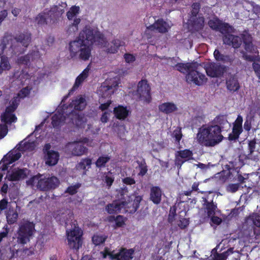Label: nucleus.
<instances>
[{
    "label": "nucleus",
    "mask_w": 260,
    "mask_h": 260,
    "mask_svg": "<svg viewBox=\"0 0 260 260\" xmlns=\"http://www.w3.org/2000/svg\"><path fill=\"white\" fill-rule=\"evenodd\" d=\"M134 250L133 249H127L121 248L119 252L114 255H112V260H131L133 256Z\"/></svg>",
    "instance_id": "6ab92c4d"
},
{
    "label": "nucleus",
    "mask_w": 260,
    "mask_h": 260,
    "mask_svg": "<svg viewBox=\"0 0 260 260\" xmlns=\"http://www.w3.org/2000/svg\"><path fill=\"white\" fill-rule=\"evenodd\" d=\"M113 113L115 117L119 120L125 119L128 115L126 107L120 105L114 108Z\"/></svg>",
    "instance_id": "7c9ffc66"
},
{
    "label": "nucleus",
    "mask_w": 260,
    "mask_h": 260,
    "mask_svg": "<svg viewBox=\"0 0 260 260\" xmlns=\"http://www.w3.org/2000/svg\"><path fill=\"white\" fill-rule=\"evenodd\" d=\"M81 186V184L77 183L75 185L68 186L65 191V192L68 193L70 195H74L78 192V189Z\"/></svg>",
    "instance_id": "603ef678"
},
{
    "label": "nucleus",
    "mask_w": 260,
    "mask_h": 260,
    "mask_svg": "<svg viewBox=\"0 0 260 260\" xmlns=\"http://www.w3.org/2000/svg\"><path fill=\"white\" fill-rule=\"evenodd\" d=\"M138 164L140 169V172L138 174L140 176H143L147 173L148 171L146 162L144 160L143 162H138Z\"/></svg>",
    "instance_id": "4d7b16f0"
},
{
    "label": "nucleus",
    "mask_w": 260,
    "mask_h": 260,
    "mask_svg": "<svg viewBox=\"0 0 260 260\" xmlns=\"http://www.w3.org/2000/svg\"><path fill=\"white\" fill-rule=\"evenodd\" d=\"M203 206L206 210L208 217H210L215 214V211L217 209V206L216 203H214L213 200L209 202L207 200L206 197H203Z\"/></svg>",
    "instance_id": "b1692460"
},
{
    "label": "nucleus",
    "mask_w": 260,
    "mask_h": 260,
    "mask_svg": "<svg viewBox=\"0 0 260 260\" xmlns=\"http://www.w3.org/2000/svg\"><path fill=\"white\" fill-rule=\"evenodd\" d=\"M195 62L177 63L175 65V67L176 70L181 73L186 72L187 73L191 68L194 69Z\"/></svg>",
    "instance_id": "f704fd0d"
},
{
    "label": "nucleus",
    "mask_w": 260,
    "mask_h": 260,
    "mask_svg": "<svg viewBox=\"0 0 260 260\" xmlns=\"http://www.w3.org/2000/svg\"><path fill=\"white\" fill-rule=\"evenodd\" d=\"M137 91L141 101L146 104L151 103V87L146 79H142L139 82Z\"/></svg>",
    "instance_id": "9b49d317"
},
{
    "label": "nucleus",
    "mask_w": 260,
    "mask_h": 260,
    "mask_svg": "<svg viewBox=\"0 0 260 260\" xmlns=\"http://www.w3.org/2000/svg\"><path fill=\"white\" fill-rule=\"evenodd\" d=\"M35 148V144L34 141H26L23 142L21 141L19 144L18 150L21 152H24L26 151H32Z\"/></svg>",
    "instance_id": "e433bc0d"
},
{
    "label": "nucleus",
    "mask_w": 260,
    "mask_h": 260,
    "mask_svg": "<svg viewBox=\"0 0 260 260\" xmlns=\"http://www.w3.org/2000/svg\"><path fill=\"white\" fill-rule=\"evenodd\" d=\"M200 65L195 62L194 69L191 68L185 76L186 81L189 83H193L196 85L201 86L207 82V78L205 75L198 70Z\"/></svg>",
    "instance_id": "6e6552de"
},
{
    "label": "nucleus",
    "mask_w": 260,
    "mask_h": 260,
    "mask_svg": "<svg viewBox=\"0 0 260 260\" xmlns=\"http://www.w3.org/2000/svg\"><path fill=\"white\" fill-rule=\"evenodd\" d=\"M122 209L121 201H115L106 206V210L110 214H117L120 212Z\"/></svg>",
    "instance_id": "c85d7f7f"
},
{
    "label": "nucleus",
    "mask_w": 260,
    "mask_h": 260,
    "mask_svg": "<svg viewBox=\"0 0 260 260\" xmlns=\"http://www.w3.org/2000/svg\"><path fill=\"white\" fill-rule=\"evenodd\" d=\"M227 89L230 91L235 92L240 88L238 79L234 76H230L226 81Z\"/></svg>",
    "instance_id": "c756f323"
},
{
    "label": "nucleus",
    "mask_w": 260,
    "mask_h": 260,
    "mask_svg": "<svg viewBox=\"0 0 260 260\" xmlns=\"http://www.w3.org/2000/svg\"><path fill=\"white\" fill-rule=\"evenodd\" d=\"M231 164L232 165V167H231L230 166H227V169L229 171H231L232 170H235V171L237 172V181L241 184L245 183V180L248 179L249 174H244V176H243L241 174H240V168H235L233 166V162H232Z\"/></svg>",
    "instance_id": "4c0bfd02"
},
{
    "label": "nucleus",
    "mask_w": 260,
    "mask_h": 260,
    "mask_svg": "<svg viewBox=\"0 0 260 260\" xmlns=\"http://www.w3.org/2000/svg\"><path fill=\"white\" fill-rule=\"evenodd\" d=\"M40 176H34L31 177L27 183L34 184L37 181V187L41 190L47 191L51 189L55 188L59 184V180L56 177L53 176L47 179H39Z\"/></svg>",
    "instance_id": "423d86ee"
},
{
    "label": "nucleus",
    "mask_w": 260,
    "mask_h": 260,
    "mask_svg": "<svg viewBox=\"0 0 260 260\" xmlns=\"http://www.w3.org/2000/svg\"><path fill=\"white\" fill-rule=\"evenodd\" d=\"M88 149L83 145L76 143L72 149V154L75 156H81L87 153Z\"/></svg>",
    "instance_id": "c9c22d12"
},
{
    "label": "nucleus",
    "mask_w": 260,
    "mask_h": 260,
    "mask_svg": "<svg viewBox=\"0 0 260 260\" xmlns=\"http://www.w3.org/2000/svg\"><path fill=\"white\" fill-rule=\"evenodd\" d=\"M162 190L157 186H152L150 188L149 200L153 204L158 205L161 201Z\"/></svg>",
    "instance_id": "412c9836"
},
{
    "label": "nucleus",
    "mask_w": 260,
    "mask_h": 260,
    "mask_svg": "<svg viewBox=\"0 0 260 260\" xmlns=\"http://www.w3.org/2000/svg\"><path fill=\"white\" fill-rule=\"evenodd\" d=\"M256 139L255 138H254L251 140H248V156H251L252 155L253 153L255 151V150L256 149Z\"/></svg>",
    "instance_id": "5fc2aeb1"
},
{
    "label": "nucleus",
    "mask_w": 260,
    "mask_h": 260,
    "mask_svg": "<svg viewBox=\"0 0 260 260\" xmlns=\"http://www.w3.org/2000/svg\"><path fill=\"white\" fill-rule=\"evenodd\" d=\"M122 182L126 185H134L136 183V181L133 178L126 177L122 179Z\"/></svg>",
    "instance_id": "338daca9"
},
{
    "label": "nucleus",
    "mask_w": 260,
    "mask_h": 260,
    "mask_svg": "<svg viewBox=\"0 0 260 260\" xmlns=\"http://www.w3.org/2000/svg\"><path fill=\"white\" fill-rule=\"evenodd\" d=\"M86 105V101L83 97L73 100L69 105L70 107L74 108V110H72L74 111H75L74 110L82 111L85 108Z\"/></svg>",
    "instance_id": "cd10ccee"
},
{
    "label": "nucleus",
    "mask_w": 260,
    "mask_h": 260,
    "mask_svg": "<svg viewBox=\"0 0 260 260\" xmlns=\"http://www.w3.org/2000/svg\"><path fill=\"white\" fill-rule=\"evenodd\" d=\"M172 137L175 138V142L177 144H179L181 140L183 135L181 131V128L177 127L172 133Z\"/></svg>",
    "instance_id": "3c124183"
},
{
    "label": "nucleus",
    "mask_w": 260,
    "mask_h": 260,
    "mask_svg": "<svg viewBox=\"0 0 260 260\" xmlns=\"http://www.w3.org/2000/svg\"><path fill=\"white\" fill-rule=\"evenodd\" d=\"M221 132L220 127L217 125L202 126L197 134L198 141L200 144L206 147L215 146L224 138Z\"/></svg>",
    "instance_id": "f03ea898"
},
{
    "label": "nucleus",
    "mask_w": 260,
    "mask_h": 260,
    "mask_svg": "<svg viewBox=\"0 0 260 260\" xmlns=\"http://www.w3.org/2000/svg\"><path fill=\"white\" fill-rule=\"evenodd\" d=\"M80 8L78 6H74L71 7L69 11L67 13V16L69 20H72L73 18L79 13Z\"/></svg>",
    "instance_id": "de8ad7c7"
},
{
    "label": "nucleus",
    "mask_w": 260,
    "mask_h": 260,
    "mask_svg": "<svg viewBox=\"0 0 260 260\" xmlns=\"http://www.w3.org/2000/svg\"><path fill=\"white\" fill-rule=\"evenodd\" d=\"M92 160L90 158H83L81 160L80 162L78 163L77 165V168L79 169L86 170V167H88L89 168L91 165Z\"/></svg>",
    "instance_id": "49530a36"
},
{
    "label": "nucleus",
    "mask_w": 260,
    "mask_h": 260,
    "mask_svg": "<svg viewBox=\"0 0 260 260\" xmlns=\"http://www.w3.org/2000/svg\"><path fill=\"white\" fill-rule=\"evenodd\" d=\"M31 34L28 31L17 34L15 37V41L24 47H27L31 42Z\"/></svg>",
    "instance_id": "4be33fe9"
},
{
    "label": "nucleus",
    "mask_w": 260,
    "mask_h": 260,
    "mask_svg": "<svg viewBox=\"0 0 260 260\" xmlns=\"http://www.w3.org/2000/svg\"><path fill=\"white\" fill-rule=\"evenodd\" d=\"M20 103L18 97H14L10 102V105L7 106L5 109V114L7 113H13L17 109Z\"/></svg>",
    "instance_id": "58836bf2"
},
{
    "label": "nucleus",
    "mask_w": 260,
    "mask_h": 260,
    "mask_svg": "<svg viewBox=\"0 0 260 260\" xmlns=\"http://www.w3.org/2000/svg\"><path fill=\"white\" fill-rule=\"evenodd\" d=\"M122 42L118 39H115L111 42L110 47L107 48V52L110 53H116L120 46L122 45Z\"/></svg>",
    "instance_id": "a19ab883"
},
{
    "label": "nucleus",
    "mask_w": 260,
    "mask_h": 260,
    "mask_svg": "<svg viewBox=\"0 0 260 260\" xmlns=\"http://www.w3.org/2000/svg\"><path fill=\"white\" fill-rule=\"evenodd\" d=\"M30 91V89L28 87L23 88L19 91L16 97H18L19 100V99H23L29 94Z\"/></svg>",
    "instance_id": "13d9d810"
},
{
    "label": "nucleus",
    "mask_w": 260,
    "mask_h": 260,
    "mask_svg": "<svg viewBox=\"0 0 260 260\" xmlns=\"http://www.w3.org/2000/svg\"><path fill=\"white\" fill-rule=\"evenodd\" d=\"M64 111L56 112L51 117V124L54 128H59L65 122L69 120L68 122L80 127L83 122V117L77 111H72L69 114L64 115Z\"/></svg>",
    "instance_id": "7ed1b4c3"
},
{
    "label": "nucleus",
    "mask_w": 260,
    "mask_h": 260,
    "mask_svg": "<svg viewBox=\"0 0 260 260\" xmlns=\"http://www.w3.org/2000/svg\"><path fill=\"white\" fill-rule=\"evenodd\" d=\"M104 182L108 187H110L114 181V177L111 171L107 173L104 177Z\"/></svg>",
    "instance_id": "6e6d98bb"
},
{
    "label": "nucleus",
    "mask_w": 260,
    "mask_h": 260,
    "mask_svg": "<svg viewBox=\"0 0 260 260\" xmlns=\"http://www.w3.org/2000/svg\"><path fill=\"white\" fill-rule=\"evenodd\" d=\"M213 55L217 61H221L223 63H231L233 60L230 55L221 53L218 49L214 50Z\"/></svg>",
    "instance_id": "473e14b6"
},
{
    "label": "nucleus",
    "mask_w": 260,
    "mask_h": 260,
    "mask_svg": "<svg viewBox=\"0 0 260 260\" xmlns=\"http://www.w3.org/2000/svg\"><path fill=\"white\" fill-rule=\"evenodd\" d=\"M158 109L161 112L169 114L178 110V108L173 102H165L158 106Z\"/></svg>",
    "instance_id": "a878e982"
},
{
    "label": "nucleus",
    "mask_w": 260,
    "mask_h": 260,
    "mask_svg": "<svg viewBox=\"0 0 260 260\" xmlns=\"http://www.w3.org/2000/svg\"><path fill=\"white\" fill-rule=\"evenodd\" d=\"M35 224L28 220L24 221L20 225L18 230V242L25 244L29 241L35 230Z\"/></svg>",
    "instance_id": "0eeeda50"
},
{
    "label": "nucleus",
    "mask_w": 260,
    "mask_h": 260,
    "mask_svg": "<svg viewBox=\"0 0 260 260\" xmlns=\"http://www.w3.org/2000/svg\"><path fill=\"white\" fill-rule=\"evenodd\" d=\"M222 41L224 44L232 46L235 49H238L241 46L243 42V39L241 34L240 37L228 33L223 36Z\"/></svg>",
    "instance_id": "2eb2a0df"
},
{
    "label": "nucleus",
    "mask_w": 260,
    "mask_h": 260,
    "mask_svg": "<svg viewBox=\"0 0 260 260\" xmlns=\"http://www.w3.org/2000/svg\"><path fill=\"white\" fill-rule=\"evenodd\" d=\"M18 214L16 211H10L6 216L7 221L9 224L15 223L18 219Z\"/></svg>",
    "instance_id": "a18cd8bd"
},
{
    "label": "nucleus",
    "mask_w": 260,
    "mask_h": 260,
    "mask_svg": "<svg viewBox=\"0 0 260 260\" xmlns=\"http://www.w3.org/2000/svg\"><path fill=\"white\" fill-rule=\"evenodd\" d=\"M142 200V197L138 196L135 197L133 200H130L129 198L127 201H121L122 208H124L126 212L130 213H134L139 208L140 203Z\"/></svg>",
    "instance_id": "dca6fc26"
},
{
    "label": "nucleus",
    "mask_w": 260,
    "mask_h": 260,
    "mask_svg": "<svg viewBox=\"0 0 260 260\" xmlns=\"http://www.w3.org/2000/svg\"><path fill=\"white\" fill-rule=\"evenodd\" d=\"M51 147L50 143L45 144L43 148V152L46 164L49 166H53L57 164L59 154L57 151L50 150Z\"/></svg>",
    "instance_id": "f8f14e48"
},
{
    "label": "nucleus",
    "mask_w": 260,
    "mask_h": 260,
    "mask_svg": "<svg viewBox=\"0 0 260 260\" xmlns=\"http://www.w3.org/2000/svg\"><path fill=\"white\" fill-rule=\"evenodd\" d=\"M0 67L3 72L11 69V66L7 56L4 55L1 56Z\"/></svg>",
    "instance_id": "37998d69"
},
{
    "label": "nucleus",
    "mask_w": 260,
    "mask_h": 260,
    "mask_svg": "<svg viewBox=\"0 0 260 260\" xmlns=\"http://www.w3.org/2000/svg\"><path fill=\"white\" fill-rule=\"evenodd\" d=\"M17 117L14 113L3 112L1 116V120L5 124H11L17 121Z\"/></svg>",
    "instance_id": "72a5a7b5"
},
{
    "label": "nucleus",
    "mask_w": 260,
    "mask_h": 260,
    "mask_svg": "<svg viewBox=\"0 0 260 260\" xmlns=\"http://www.w3.org/2000/svg\"><path fill=\"white\" fill-rule=\"evenodd\" d=\"M239 188V184L238 183L230 184L227 188L228 191L234 193L236 192Z\"/></svg>",
    "instance_id": "69168bd1"
},
{
    "label": "nucleus",
    "mask_w": 260,
    "mask_h": 260,
    "mask_svg": "<svg viewBox=\"0 0 260 260\" xmlns=\"http://www.w3.org/2000/svg\"><path fill=\"white\" fill-rule=\"evenodd\" d=\"M26 169H18L14 170L12 173L7 175L8 179L9 181H16L24 179L27 177Z\"/></svg>",
    "instance_id": "5701e85b"
},
{
    "label": "nucleus",
    "mask_w": 260,
    "mask_h": 260,
    "mask_svg": "<svg viewBox=\"0 0 260 260\" xmlns=\"http://www.w3.org/2000/svg\"><path fill=\"white\" fill-rule=\"evenodd\" d=\"M208 26L213 30L219 31L223 35L234 31L233 27L229 23L223 22L217 17H214L208 21Z\"/></svg>",
    "instance_id": "1a4fd4ad"
},
{
    "label": "nucleus",
    "mask_w": 260,
    "mask_h": 260,
    "mask_svg": "<svg viewBox=\"0 0 260 260\" xmlns=\"http://www.w3.org/2000/svg\"><path fill=\"white\" fill-rule=\"evenodd\" d=\"M118 86V83L114 79L106 80L100 87L99 94L103 98H110Z\"/></svg>",
    "instance_id": "ddd939ff"
},
{
    "label": "nucleus",
    "mask_w": 260,
    "mask_h": 260,
    "mask_svg": "<svg viewBox=\"0 0 260 260\" xmlns=\"http://www.w3.org/2000/svg\"><path fill=\"white\" fill-rule=\"evenodd\" d=\"M85 43L90 45L95 44L100 47H103L106 46L107 41L100 31L86 26L80 31L76 39L70 42L69 44V51L72 58L77 56Z\"/></svg>",
    "instance_id": "f257e3e1"
},
{
    "label": "nucleus",
    "mask_w": 260,
    "mask_h": 260,
    "mask_svg": "<svg viewBox=\"0 0 260 260\" xmlns=\"http://www.w3.org/2000/svg\"><path fill=\"white\" fill-rule=\"evenodd\" d=\"M243 128L245 131L249 132L252 129L251 119H246L244 122Z\"/></svg>",
    "instance_id": "774afa93"
},
{
    "label": "nucleus",
    "mask_w": 260,
    "mask_h": 260,
    "mask_svg": "<svg viewBox=\"0 0 260 260\" xmlns=\"http://www.w3.org/2000/svg\"><path fill=\"white\" fill-rule=\"evenodd\" d=\"M1 42L4 45L5 48H8L9 50L12 51L15 50V44L16 43L15 41V37L12 34H6L3 37Z\"/></svg>",
    "instance_id": "393cba45"
},
{
    "label": "nucleus",
    "mask_w": 260,
    "mask_h": 260,
    "mask_svg": "<svg viewBox=\"0 0 260 260\" xmlns=\"http://www.w3.org/2000/svg\"><path fill=\"white\" fill-rule=\"evenodd\" d=\"M8 127L7 124H0V139L4 138L7 134Z\"/></svg>",
    "instance_id": "bf43d9fd"
},
{
    "label": "nucleus",
    "mask_w": 260,
    "mask_h": 260,
    "mask_svg": "<svg viewBox=\"0 0 260 260\" xmlns=\"http://www.w3.org/2000/svg\"><path fill=\"white\" fill-rule=\"evenodd\" d=\"M207 75L212 78H220L226 73L228 67L217 62H209L205 66Z\"/></svg>",
    "instance_id": "9d476101"
},
{
    "label": "nucleus",
    "mask_w": 260,
    "mask_h": 260,
    "mask_svg": "<svg viewBox=\"0 0 260 260\" xmlns=\"http://www.w3.org/2000/svg\"><path fill=\"white\" fill-rule=\"evenodd\" d=\"M107 239V237L103 235H94L92 238L93 243L95 245H100L104 243Z\"/></svg>",
    "instance_id": "8fccbe9b"
},
{
    "label": "nucleus",
    "mask_w": 260,
    "mask_h": 260,
    "mask_svg": "<svg viewBox=\"0 0 260 260\" xmlns=\"http://www.w3.org/2000/svg\"><path fill=\"white\" fill-rule=\"evenodd\" d=\"M110 156L108 155L100 156L95 162L96 167L99 169L106 167L107 163L110 161Z\"/></svg>",
    "instance_id": "ea45409f"
},
{
    "label": "nucleus",
    "mask_w": 260,
    "mask_h": 260,
    "mask_svg": "<svg viewBox=\"0 0 260 260\" xmlns=\"http://www.w3.org/2000/svg\"><path fill=\"white\" fill-rule=\"evenodd\" d=\"M215 123L214 125L219 126L222 131L226 125L230 126V123L228 122L226 115H219L215 117L213 120Z\"/></svg>",
    "instance_id": "2f4dec72"
},
{
    "label": "nucleus",
    "mask_w": 260,
    "mask_h": 260,
    "mask_svg": "<svg viewBox=\"0 0 260 260\" xmlns=\"http://www.w3.org/2000/svg\"><path fill=\"white\" fill-rule=\"evenodd\" d=\"M201 8L200 4L199 3H194L191 5V10L188 14L189 17H198Z\"/></svg>",
    "instance_id": "09e8293b"
},
{
    "label": "nucleus",
    "mask_w": 260,
    "mask_h": 260,
    "mask_svg": "<svg viewBox=\"0 0 260 260\" xmlns=\"http://www.w3.org/2000/svg\"><path fill=\"white\" fill-rule=\"evenodd\" d=\"M252 66L255 75L260 80V64L253 62Z\"/></svg>",
    "instance_id": "680f3d73"
},
{
    "label": "nucleus",
    "mask_w": 260,
    "mask_h": 260,
    "mask_svg": "<svg viewBox=\"0 0 260 260\" xmlns=\"http://www.w3.org/2000/svg\"><path fill=\"white\" fill-rule=\"evenodd\" d=\"M193 153L189 149H184L177 151L175 153V165L178 169H180L183 164L192 159Z\"/></svg>",
    "instance_id": "4468645a"
},
{
    "label": "nucleus",
    "mask_w": 260,
    "mask_h": 260,
    "mask_svg": "<svg viewBox=\"0 0 260 260\" xmlns=\"http://www.w3.org/2000/svg\"><path fill=\"white\" fill-rule=\"evenodd\" d=\"M147 28L151 30L155 29L159 32L164 34L168 31L170 26L168 23L162 19H158L154 23L147 27Z\"/></svg>",
    "instance_id": "aec40b11"
},
{
    "label": "nucleus",
    "mask_w": 260,
    "mask_h": 260,
    "mask_svg": "<svg viewBox=\"0 0 260 260\" xmlns=\"http://www.w3.org/2000/svg\"><path fill=\"white\" fill-rule=\"evenodd\" d=\"M189 223V222L188 219L185 218H182L180 219L178 224L180 229H184L188 225Z\"/></svg>",
    "instance_id": "e2e57ef3"
},
{
    "label": "nucleus",
    "mask_w": 260,
    "mask_h": 260,
    "mask_svg": "<svg viewBox=\"0 0 260 260\" xmlns=\"http://www.w3.org/2000/svg\"><path fill=\"white\" fill-rule=\"evenodd\" d=\"M21 156V154L20 152L15 153H11L4 156L3 157V161L8 160L9 163H13L16 160H18Z\"/></svg>",
    "instance_id": "c03bdc74"
},
{
    "label": "nucleus",
    "mask_w": 260,
    "mask_h": 260,
    "mask_svg": "<svg viewBox=\"0 0 260 260\" xmlns=\"http://www.w3.org/2000/svg\"><path fill=\"white\" fill-rule=\"evenodd\" d=\"M44 11H46V15L49 21V24L56 23L61 15L57 6H53L50 10L45 9Z\"/></svg>",
    "instance_id": "a211bd4d"
},
{
    "label": "nucleus",
    "mask_w": 260,
    "mask_h": 260,
    "mask_svg": "<svg viewBox=\"0 0 260 260\" xmlns=\"http://www.w3.org/2000/svg\"><path fill=\"white\" fill-rule=\"evenodd\" d=\"M189 28L193 31H199L203 29L205 24V18L203 16L198 17H189L188 19Z\"/></svg>",
    "instance_id": "f3484780"
},
{
    "label": "nucleus",
    "mask_w": 260,
    "mask_h": 260,
    "mask_svg": "<svg viewBox=\"0 0 260 260\" xmlns=\"http://www.w3.org/2000/svg\"><path fill=\"white\" fill-rule=\"evenodd\" d=\"M92 46L85 43L78 53L80 59L86 61L89 59L91 56Z\"/></svg>",
    "instance_id": "bb28decb"
},
{
    "label": "nucleus",
    "mask_w": 260,
    "mask_h": 260,
    "mask_svg": "<svg viewBox=\"0 0 260 260\" xmlns=\"http://www.w3.org/2000/svg\"><path fill=\"white\" fill-rule=\"evenodd\" d=\"M69 224H70L69 223V220H65L64 224L67 228L66 233L68 245L70 248L78 250L82 245L83 232L78 227H76L75 223H74V229L69 232L68 228Z\"/></svg>",
    "instance_id": "20e7f679"
},
{
    "label": "nucleus",
    "mask_w": 260,
    "mask_h": 260,
    "mask_svg": "<svg viewBox=\"0 0 260 260\" xmlns=\"http://www.w3.org/2000/svg\"><path fill=\"white\" fill-rule=\"evenodd\" d=\"M35 19L38 25L40 26H43L48 24H49V21L48 20L46 15V11H45L39 13L36 17Z\"/></svg>",
    "instance_id": "79ce46f5"
},
{
    "label": "nucleus",
    "mask_w": 260,
    "mask_h": 260,
    "mask_svg": "<svg viewBox=\"0 0 260 260\" xmlns=\"http://www.w3.org/2000/svg\"><path fill=\"white\" fill-rule=\"evenodd\" d=\"M251 219L253 224L256 227L260 228V215L254 214L251 216Z\"/></svg>",
    "instance_id": "052dcab7"
},
{
    "label": "nucleus",
    "mask_w": 260,
    "mask_h": 260,
    "mask_svg": "<svg viewBox=\"0 0 260 260\" xmlns=\"http://www.w3.org/2000/svg\"><path fill=\"white\" fill-rule=\"evenodd\" d=\"M241 37L243 39V47L245 50V52H243V58L248 61H254L255 57L247 54V53L251 54L258 53L257 47L253 43V37L246 31H244L241 34Z\"/></svg>",
    "instance_id": "39448f33"
},
{
    "label": "nucleus",
    "mask_w": 260,
    "mask_h": 260,
    "mask_svg": "<svg viewBox=\"0 0 260 260\" xmlns=\"http://www.w3.org/2000/svg\"><path fill=\"white\" fill-rule=\"evenodd\" d=\"M125 224L123 217L122 215H118L116 217L115 225L117 227H122Z\"/></svg>",
    "instance_id": "0e129e2a"
},
{
    "label": "nucleus",
    "mask_w": 260,
    "mask_h": 260,
    "mask_svg": "<svg viewBox=\"0 0 260 260\" xmlns=\"http://www.w3.org/2000/svg\"><path fill=\"white\" fill-rule=\"evenodd\" d=\"M30 59H32V53L19 57L18 62L20 64L27 65L29 63Z\"/></svg>",
    "instance_id": "864d4df0"
}]
</instances>
